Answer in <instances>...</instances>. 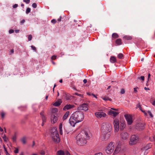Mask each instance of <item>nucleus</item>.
Wrapping results in <instances>:
<instances>
[{"instance_id": "obj_1", "label": "nucleus", "mask_w": 155, "mask_h": 155, "mask_svg": "<svg viewBox=\"0 0 155 155\" xmlns=\"http://www.w3.org/2000/svg\"><path fill=\"white\" fill-rule=\"evenodd\" d=\"M89 132L85 130L81 131L76 137V143L80 146H83L87 143V140L90 138Z\"/></svg>"}, {"instance_id": "obj_2", "label": "nucleus", "mask_w": 155, "mask_h": 155, "mask_svg": "<svg viewBox=\"0 0 155 155\" xmlns=\"http://www.w3.org/2000/svg\"><path fill=\"white\" fill-rule=\"evenodd\" d=\"M84 117V114L81 111H77L73 113L69 120V123L73 127L77 123L82 121Z\"/></svg>"}, {"instance_id": "obj_3", "label": "nucleus", "mask_w": 155, "mask_h": 155, "mask_svg": "<svg viewBox=\"0 0 155 155\" xmlns=\"http://www.w3.org/2000/svg\"><path fill=\"white\" fill-rule=\"evenodd\" d=\"M51 136L52 141L55 143H58L60 141L59 135L55 127H53L51 129Z\"/></svg>"}, {"instance_id": "obj_4", "label": "nucleus", "mask_w": 155, "mask_h": 155, "mask_svg": "<svg viewBox=\"0 0 155 155\" xmlns=\"http://www.w3.org/2000/svg\"><path fill=\"white\" fill-rule=\"evenodd\" d=\"M112 130L111 124L108 122H105L102 124L101 127V132H110Z\"/></svg>"}, {"instance_id": "obj_5", "label": "nucleus", "mask_w": 155, "mask_h": 155, "mask_svg": "<svg viewBox=\"0 0 155 155\" xmlns=\"http://www.w3.org/2000/svg\"><path fill=\"white\" fill-rule=\"evenodd\" d=\"M114 143L111 142L109 143L105 149V152L108 154H111L113 152L114 148Z\"/></svg>"}, {"instance_id": "obj_6", "label": "nucleus", "mask_w": 155, "mask_h": 155, "mask_svg": "<svg viewBox=\"0 0 155 155\" xmlns=\"http://www.w3.org/2000/svg\"><path fill=\"white\" fill-rule=\"evenodd\" d=\"M139 137L135 135H132L130 137L129 141L130 145H133L136 144L138 142Z\"/></svg>"}, {"instance_id": "obj_7", "label": "nucleus", "mask_w": 155, "mask_h": 155, "mask_svg": "<svg viewBox=\"0 0 155 155\" xmlns=\"http://www.w3.org/2000/svg\"><path fill=\"white\" fill-rule=\"evenodd\" d=\"M113 124L114 126V131L115 132H118L119 130V120L117 118H115L113 122Z\"/></svg>"}, {"instance_id": "obj_8", "label": "nucleus", "mask_w": 155, "mask_h": 155, "mask_svg": "<svg viewBox=\"0 0 155 155\" xmlns=\"http://www.w3.org/2000/svg\"><path fill=\"white\" fill-rule=\"evenodd\" d=\"M101 140L102 141L107 140L110 137V132H101Z\"/></svg>"}, {"instance_id": "obj_9", "label": "nucleus", "mask_w": 155, "mask_h": 155, "mask_svg": "<svg viewBox=\"0 0 155 155\" xmlns=\"http://www.w3.org/2000/svg\"><path fill=\"white\" fill-rule=\"evenodd\" d=\"M117 110L114 108H111L108 111L107 114L110 116H113L114 117H116L119 114L118 112L114 110Z\"/></svg>"}, {"instance_id": "obj_10", "label": "nucleus", "mask_w": 155, "mask_h": 155, "mask_svg": "<svg viewBox=\"0 0 155 155\" xmlns=\"http://www.w3.org/2000/svg\"><path fill=\"white\" fill-rule=\"evenodd\" d=\"M96 117L98 118H105L107 116V114L103 112H97L95 113Z\"/></svg>"}, {"instance_id": "obj_11", "label": "nucleus", "mask_w": 155, "mask_h": 155, "mask_svg": "<svg viewBox=\"0 0 155 155\" xmlns=\"http://www.w3.org/2000/svg\"><path fill=\"white\" fill-rule=\"evenodd\" d=\"M124 117L127 122V124L131 125L133 122V120L131 115L126 114L124 115Z\"/></svg>"}, {"instance_id": "obj_12", "label": "nucleus", "mask_w": 155, "mask_h": 155, "mask_svg": "<svg viewBox=\"0 0 155 155\" xmlns=\"http://www.w3.org/2000/svg\"><path fill=\"white\" fill-rule=\"evenodd\" d=\"M135 128L138 130H141L144 128V124L141 122L137 123L135 125Z\"/></svg>"}, {"instance_id": "obj_13", "label": "nucleus", "mask_w": 155, "mask_h": 155, "mask_svg": "<svg viewBox=\"0 0 155 155\" xmlns=\"http://www.w3.org/2000/svg\"><path fill=\"white\" fill-rule=\"evenodd\" d=\"M78 109L79 110H88L87 105L85 103L83 104L78 107Z\"/></svg>"}, {"instance_id": "obj_14", "label": "nucleus", "mask_w": 155, "mask_h": 155, "mask_svg": "<svg viewBox=\"0 0 155 155\" xmlns=\"http://www.w3.org/2000/svg\"><path fill=\"white\" fill-rule=\"evenodd\" d=\"M121 137L122 140H127L129 138V135L126 132H122L121 134Z\"/></svg>"}, {"instance_id": "obj_15", "label": "nucleus", "mask_w": 155, "mask_h": 155, "mask_svg": "<svg viewBox=\"0 0 155 155\" xmlns=\"http://www.w3.org/2000/svg\"><path fill=\"white\" fill-rule=\"evenodd\" d=\"M51 120L52 123L54 124L57 121L58 118L54 114H52L51 116Z\"/></svg>"}, {"instance_id": "obj_16", "label": "nucleus", "mask_w": 155, "mask_h": 155, "mask_svg": "<svg viewBox=\"0 0 155 155\" xmlns=\"http://www.w3.org/2000/svg\"><path fill=\"white\" fill-rule=\"evenodd\" d=\"M152 145L151 143H149L147 145L143 147L141 149V150L142 151H144V150H147L148 149L152 147Z\"/></svg>"}, {"instance_id": "obj_17", "label": "nucleus", "mask_w": 155, "mask_h": 155, "mask_svg": "<svg viewBox=\"0 0 155 155\" xmlns=\"http://www.w3.org/2000/svg\"><path fill=\"white\" fill-rule=\"evenodd\" d=\"M120 129H123L125 127L126 124L124 120H122L120 121Z\"/></svg>"}, {"instance_id": "obj_18", "label": "nucleus", "mask_w": 155, "mask_h": 155, "mask_svg": "<svg viewBox=\"0 0 155 155\" xmlns=\"http://www.w3.org/2000/svg\"><path fill=\"white\" fill-rule=\"evenodd\" d=\"M74 107V105L71 104H67L63 108V110H69Z\"/></svg>"}, {"instance_id": "obj_19", "label": "nucleus", "mask_w": 155, "mask_h": 155, "mask_svg": "<svg viewBox=\"0 0 155 155\" xmlns=\"http://www.w3.org/2000/svg\"><path fill=\"white\" fill-rule=\"evenodd\" d=\"M62 103V101L61 99H58L57 101L55 102L53 105L55 107H58Z\"/></svg>"}, {"instance_id": "obj_20", "label": "nucleus", "mask_w": 155, "mask_h": 155, "mask_svg": "<svg viewBox=\"0 0 155 155\" xmlns=\"http://www.w3.org/2000/svg\"><path fill=\"white\" fill-rule=\"evenodd\" d=\"M137 108H139L140 110L144 113L145 115L146 116L147 115V114L145 112V111H144V110H142V107L140 106V103H139L138 104H137Z\"/></svg>"}, {"instance_id": "obj_21", "label": "nucleus", "mask_w": 155, "mask_h": 155, "mask_svg": "<svg viewBox=\"0 0 155 155\" xmlns=\"http://www.w3.org/2000/svg\"><path fill=\"white\" fill-rule=\"evenodd\" d=\"M63 96L67 100H70L71 99V96L65 93L64 94Z\"/></svg>"}, {"instance_id": "obj_22", "label": "nucleus", "mask_w": 155, "mask_h": 155, "mask_svg": "<svg viewBox=\"0 0 155 155\" xmlns=\"http://www.w3.org/2000/svg\"><path fill=\"white\" fill-rule=\"evenodd\" d=\"M56 155H65V154L64 151L59 150L57 151Z\"/></svg>"}, {"instance_id": "obj_23", "label": "nucleus", "mask_w": 155, "mask_h": 155, "mask_svg": "<svg viewBox=\"0 0 155 155\" xmlns=\"http://www.w3.org/2000/svg\"><path fill=\"white\" fill-rule=\"evenodd\" d=\"M120 150V147L119 146H117L116 148L114 153L115 154L118 153Z\"/></svg>"}, {"instance_id": "obj_24", "label": "nucleus", "mask_w": 155, "mask_h": 155, "mask_svg": "<svg viewBox=\"0 0 155 155\" xmlns=\"http://www.w3.org/2000/svg\"><path fill=\"white\" fill-rule=\"evenodd\" d=\"M110 61L112 63H114L116 61V58L114 56L111 57L110 59Z\"/></svg>"}, {"instance_id": "obj_25", "label": "nucleus", "mask_w": 155, "mask_h": 155, "mask_svg": "<svg viewBox=\"0 0 155 155\" xmlns=\"http://www.w3.org/2000/svg\"><path fill=\"white\" fill-rule=\"evenodd\" d=\"M69 114V111H67L65 113L63 117V119L64 120L66 119L68 117V116Z\"/></svg>"}, {"instance_id": "obj_26", "label": "nucleus", "mask_w": 155, "mask_h": 155, "mask_svg": "<svg viewBox=\"0 0 155 155\" xmlns=\"http://www.w3.org/2000/svg\"><path fill=\"white\" fill-rule=\"evenodd\" d=\"M26 139L27 138L25 137H24L21 139V141L23 144H25L26 143Z\"/></svg>"}, {"instance_id": "obj_27", "label": "nucleus", "mask_w": 155, "mask_h": 155, "mask_svg": "<svg viewBox=\"0 0 155 155\" xmlns=\"http://www.w3.org/2000/svg\"><path fill=\"white\" fill-rule=\"evenodd\" d=\"M116 43L118 45H120L121 44V39L119 38L117 39L116 41Z\"/></svg>"}, {"instance_id": "obj_28", "label": "nucleus", "mask_w": 155, "mask_h": 155, "mask_svg": "<svg viewBox=\"0 0 155 155\" xmlns=\"http://www.w3.org/2000/svg\"><path fill=\"white\" fill-rule=\"evenodd\" d=\"M40 115L42 117L43 121L44 122V121H45L46 118L44 116V113L43 112H42L40 113Z\"/></svg>"}, {"instance_id": "obj_29", "label": "nucleus", "mask_w": 155, "mask_h": 155, "mask_svg": "<svg viewBox=\"0 0 155 155\" xmlns=\"http://www.w3.org/2000/svg\"><path fill=\"white\" fill-rule=\"evenodd\" d=\"M124 38L127 40H130L132 39V38L131 36L127 35L124 36Z\"/></svg>"}, {"instance_id": "obj_30", "label": "nucleus", "mask_w": 155, "mask_h": 155, "mask_svg": "<svg viewBox=\"0 0 155 155\" xmlns=\"http://www.w3.org/2000/svg\"><path fill=\"white\" fill-rule=\"evenodd\" d=\"M118 35L117 33H114L112 35V37L114 38H118Z\"/></svg>"}, {"instance_id": "obj_31", "label": "nucleus", "mask_w": 155, "mask_h": 155, "mask_svg": "<svg viewBox=\"0 0 155 155\" xmlns=\"http://www.w3.org/2000/svg\"><path fill=\"white\" fill-rule=\"evenodd\" d=\"M150 140L151 141H154L155 142L154 145H155V136H153L152 137L150 138Z\"/></svg>"}, {"instance_id": "obj_32", "label": "nucleus", "mask_w": 155, "mask_h": 155, "mask_svg": "<svg viewBox=\"0 0 155 155\" xmlns=\"http://www.w3.org/2000/svg\"><path fill=\"white\" fill-rule=\"evenodd\" d=\"M102 99L103 100L105 101H108V100L111 101V99H110L109 97H103L102 98Z\"/></svg>"}, {"instance_id": "obj_33", "label": "nucleus", "mask_w": 155, "mask_h": 155, "mask_svg": "<svg viewBox=\"0 0 155 155\" xmlns=\"http://www.w3.org/2000/svg\"><path fill=\"white\" fill-rule=\"evenodd\" d=\"M31 8H28L26 11V13L28 14V13L30 12Z\"/></svg>"}, {"instance_id": "obj_34", "label": "nucleus", "mask_w": 155, "mask_h": 155, "mask_svg": "<svg viewBox=\"0 0 155 155\" xmlns=\"http://www.w3.org/2000/svg\"><path fill=\"white\" fill-rule=\"evenodd\" d=\"M117 57L119 58L122 59L123 57V55L122 54L120 53L118 55Z\"/></svg>"}, {"instance_id": "obj_35", "label": "nucleus", "mask_w": 155, "mask_h": 155, "mask_svg": "<svg viewBox=\"0 0 155 155\" xmlns=\"http://www.w3.org/2000/svg\"><path fill=\"white\" fill-rule=\"evenodd\" d=\"M74 95H77V96H78L81 97H83V95L82 94H78V93H74Z\"/></svg>"}, {"instance_id": "obj_36", "label": "nucleus", "mask_w": 155, "mask_h": 155, "mask_svg": "<svg viewBox=\"0 0 155 155\" xmlns=\"http://www.w3.org/2000/svg\"><path fill=\"white\" fill-rule=\"evenodd\" d=\"M147 113H148L149 115L150 116V117L151 118H152L153 117V116L151 112L150 111H148Z\"/></svg>"}, {"instance_id": "obj_37", "label": "nucleus", "mask_w": 155, "mask_h": 155, "mask_svg": "<svg viewBox=\"0 0 155 155\" xmlns=\"http://www.w3.org/2000/svg\"><path fill=\"white\" fill-rule=\"evenodd\" d=\"M16 137L15 135H14L12 137V140L14 142H15L16 141Z\"/></svg>"}, {"instance_id": "obj_38", "label": "nucleus", "mask_w": 155, "mask_h": 155, "mask_svg": "<svg viewBox=\"0 0 155 155\" xmlns=\"http://www.w3.org/2000/svg\"><path fill=\"white\" fill-rule=\"evenodd\" d=\"M138 78L139 79H141L143 81L144 80V77L143 76H141L140 77Z\"/></svg>"}, {"instance_id": "obj_39", "label": "nucleus", "mask_w": 155, "mask_h": 155, "mask_svg": "<svg viewBox=\"0 0 155 155\" xmlns=\"http://www.w3.org/2000/svg\"><path fill=\"white\" fill-rule=\"evenodd\" d=\"M32 38V36L31 35H28V39L29 41H30L31 40Z\"/></svg>"}, {"instance_id": "obj_40", "label": "nucleus", "mask_w": 155, "mask_h": 155, "mask_svg": "<svg viewBox=\"0 0 155 155\" xmlns=\"http://www.w3.org/2000/svg\"><path fill=\"white\" fill-rule=\"evenodd\" d=\"M37 5L36 3H33L32 4V6L34 8H35L37 7Z\"/></svg>"}, {"instance_id": "obj_41", "label": "nucleus", "mask_w": 155, "mask_h": 155, "mask_svg": "<svg viewBox=\"0 0 155 155\" xmlns=\"http://www.w3.org/2000/svg\"><path fill=\"white\" fill-rule=\"evenodd\" d=\"M31 47L32 48V50H33V51H36V48L35 47V46H31Z\"/></svg>"}, {"instance_id": "obj_42", "label": "nucleus", "mask_w": 155, "mask_h": 155, "mask_svg": "<svg viewBox=\"0 0 155 155\" xmlns=\"http://www.w3.org/2000/svg\"><path fill=\"white\" fill-rule=\"evenodd\" d=\"M23 1L24 2H25L27 4L29 3L30 2V0H23Z\"/></svg>"}, {"instance_id": "obj_43", "label": "nucleus", "mask_w": 155, "mask_h": 155, "mask_svg": "<svg viewBox=\"0 0 155 155\" xmlns=\"http://www.w3.org/2000/svg\"><path fill=\"white\" fill-rule=\"evenodd\" d=\"M2 138H3V139H4V140L5 141H7V137H6V136H5V135H4L2 137Z\"/></svg>"}, {"instance_id": "obj_44", "label": "nucleus", "mask_w": 155, "mask_h": 155, "mask_svg": "<svg viewBox=\"0 0 155 155\" xmlns=\"http://www.w3.org/2000/svg\"><path fill=\"white\" fill-rule=\"evenodd\" d=\"M125 91L124 89H122L120 91V93L121 94H124L125 93Z\"/></svg>"}, {"instance_id": "obj_45", "label": "nucleus", "mask_w": 155, "mask_h": 155, "mask_svg": "<svg viewBox=\"0 0 155 155\" xmlns=\"http://www.w3.org/2000/svg\"><path fill=\"white\" fill-rule=\"evenodd\" d=\"M59 130L62 129V123H60L59 126Z\"/></svg>"}, {"instance_id": "obj_46", "label": "nucleus", "mask_w": 155, "mask_h": 155, "mask_svg": "<svg viewBox=\"0 0 155 155\" xmlns=\"http://www.w3.org/2000/svg\"><path fill=\"white\" fill-rule=\"evenodd\" d=\"M1 115L2 117V118H4L5 116V114L4 113V112H1Z\"/></svg>"}, {"instance_id": "obj_47", "label": "nucleus", "mask_w": 155, "mask_h": 155, "mask_svg": "<svg viewBox=\"0 0 155 155\" xmlns=\"http://www.w3.org/2000/svg\"><path fill=\"white\" fill-rule=\"evenodd\" d=\"M5 153L6 155H9V153H8L6 149H5L4 150Z\"/></svg>"}, {"instance_id": "obj_48", "label": "nucleus", "mask_w": 155, "mask_h": 155, "mask_svg": "<svg viewBox=\"0 0 155 155\" xmlns=\"http://www.w3.org/2000/svg\"><path fill=\"white\" fill-rule=\"evenodd\" d=\"M14 32V31L12 29H10L9 31V34H12Z\"/></svg>"}, {"instance_id": "obj_49", "label": "nucleus", "mask_w": 155, "mask_h": 155, "mask_svg": "<svg viewBox=\"0 0 155 155\" xmlns=\"http://www.w3.org/2000/svg\"><path fill=\"white\" fill-rule=\"evenodd\" d=\"M56 56L55 55H53V56L51 58L52 60H54L55 59H56Z\"/></svg>"}, {"instance_id": "obj_50", "label": "nucleus", "mask_w": 155, "mask_h": 155, "mask_svg": "<svg viewBox=\"0 0 155 155\" xmlns=\"http://www.w3.org/2000/svg\"><path fill=\"white\" fill-rule=\"evenodd\" d=\"M40 153L42 155H44L45 154V152L44 150H41V151L40 152Z\"/></svg>"}, {"instance_id": "obj_51", "label": "nucleus", "mask_w": 155, "mask_h": 155, "mask_svg": "<svg viewBox=\"0 0 155 155\" xmlns=\"http://www.w3.org/2000/svg\"><path fill=\"white\" fill-rule=\"evenodd\" d=\"M14 52V50L13 49H12L11 51H10L9 52V54H12Z\"/></svg>"}, {"instance_id": "obj_52", "label": "nucleus", "mask_w": 155, "mask_h": 155, "mask_svg": "<svg viewBox=\"0 0 155 155\" xmlns=\"http://www.w3.org/2000/svg\"><path fill=\"white\" fill-rule=\"evenodd\" d=\"M14 153H18V149H16L15 150H14Z\"/></svg>"}, {"instance_id": "obj_53", "label": "nucleus", "mask_w": 155, "mask_h": 155, "mask_svg": "<svg viewBox=\"0 0 155 155\" xmlns=\"http://www.w3.org/2000/svg\"><path fill=\"white\" fill-rule=\"evenodd\" d=\"M18 6V5L17 4H15L13 6V7L14 8H17Z\"/></svg>"}, {"instance_id": "obj_54", "label": "nucleus", "mask_w": 155, "mask_h": 155, "mask_svg": "<svg viewBox=\"0 0 155 155\" xmlns=\"http://www.w3.org/2000/svg\"><path fill=\"white\" fill-rule=\"evenodd\" d=\"M51 21L52 23H55L56 22V21L55 20L53 19H52Z\"/></svg>"}, {"instance_id": "obj_55", "label": "nucleus", "mask_w": 155, "mask_h": 155, "mask_svg": "<svg viewBox=\"0 0 155 155\" xmlns=\"http://www.w3.org/2000/svg\"><path fill=\"white\" fill-rule=\"evenodd\" d=\"M150 73H149L148 74V81H149V79L150 78Z\"/></svg>"}, {"instance_id": "obj_56", "label": "nucleus", "mask_w": 155, "mask_h": 155, "mask_svg": "<svg viewBox=\"0 0 155 155\" xmlns=\"http://www.w3.org/2000/svg\"><path fill=\"white\" fill-rule=\"evenodd\" d=\"M95 155H103V154L101 153H99L95 154Z\"/></svg>"}, {"instance_id": "obj_57", "label": "nucleus", "mask_w": 155, "mask_h": 155, "mask_svg": "<svg viewBox=\"0 0 155 155\" xmlns=\"http://www.w3.org/2000/svg\"><path fill=\"white\" fill-rule=\"evenodd\" d=\"M87 94L89 96H92V94H93L90 92H88L87 93Z\"/></svg>"}, {"instance_id": "obj_58", "label": "nucleus", "mask_w": 155, "mask_h": 155, "mask_svg": "<svg viewBox=\"0 0 155 155\" xmlns=\"http://www.w3.org/2000/svg\"><path fill=\"white\" fill-rule=\"evenodd\" d=\"M60 130V133L61 135H62L63 134V131L62 129L59 130Z\"/></svg>"}, {"instance_id": "obj_59", "label": "nucleus", "mask_w": 155, "mask_h": 155, "mask_svg": "<svg viewBox=\"0 0 155 155\" xmlns=\"http://www.w3.org/2000/svg\"><path fill=\"white\" fill-rule=\"evenodd\" d=\"M25 22V20L23 19V20H22L21 22V24H23L24 23V22Z\"/></svg>"}, {"instance_id": "obj_60", "label": "nucleus", "mask_w": 155, "mask_h": 155, "mask_svg": "<svg viewBox=\"0 0 155 155\" xmlns=\"http://www.w3.org/2000/svg\"><path fill=\"white\" fill-rule=\"evenodd\" d=\"M83 82L84 84H86L87 82V80L86 79H84L83 80Z\"/></svg>"}, {"instance_id": "obj_61", "label": "nucleus", "mask_w": 155, "mask_h": 155, "mask_svg": "<svg viewBox=\"0 0 155 155\" xmlns=\"http://www.w3.org/2000/svg\"><path fill=\"white\" fill-rule=\"evenodd\" d=\"M66 155H71L70 153L68 151H67L66 153Z\"/></svg>"}, {"instance_id": "obj_62", "label": "nucleus", "mask_w": 155, "mask_h": 155, "mask_svg": "<svg viewBox=\"0 0 155 155\" xmlns=\"http://www.w3.org/2000/svg\"><path fill=\"white\" fill-rule=\"evenodd\" d=\"M152 104L153 105H155V100L153 101Z\"/></svg>"}, {"instance_id": "obj_63", "label": "nucleus", "mask_w": 155, "mask_h": 155, "mask_svg": "<svg viewBox=\"0 0 155 155\" xmlns=\"http://www.w3.org/2000/svg\"><path fill=\"white\" fill-rule=\"evenodd\" d=\"M136 88H134V91L136 92H137V90H136Z\"/></svg>"}, {"instance_id": "obj_64", "label": "nucleus", "mask_w": 155, "mask_h": 155, "mask_svg": "<svg viewBox=\"0 0 155 155\" xmlns=\"http://www.w3.org/2000/svg\"><path fill=\"white\" fill-rule=\"evenodd\" d=\"M145 150V151L144 152V154L145 155H147V154L148 153H147V151H146V150Z\"/></svg>"}]
</instances>
